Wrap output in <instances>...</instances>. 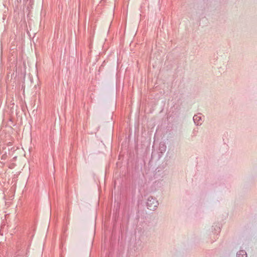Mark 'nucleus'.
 I'll list each match as a JSON object with an SVG mask.
<instances>
[{
	"label": "nucleus",
	"instance_id": "3",
	"mask_svg": "<svg viewBox=\"0 0 257 257\" xmlns=\"http://www.w3.org/2000/svg\"><path fill=\"white\" fill-rule=\"evenodd\" d=\"M236 257H247V253L244 250H240L236 253Z\"/></svg>",
	"mask_w": 257,
	"mask_h": 257
},
{
	"label": "nucleus",
	"instance_id": "2",
	"mask_svg": "<svg viewBox=\"0 0 257 257\" xmlns=\"http://www.w3.org/2000/svg\"><path fill=\"white\" fill-rule=\"evenodd\" d=\"M193 121L197 125H200L202 124V117L199 115H194L193 116Z\"/></svg>",
	"mask_w": 257,
	"mask_h": 257
},
{
	"label": "nucleus",
	"instance_id": "1",
	"mask_svg": "<svg viewBox=\"0 0 257 257\" xmlns=\"http://www.w3.org/2000/svg\"><path fill=\"white\" fill-rule=\"evenodd\" d=\"M159 203L156 198L152 196H149L147 199V206L149 209L151 210H155L158 207Z\"/></svg>",
	"mask_w": 257,
	"mask_h": 257
}]
</instances>
